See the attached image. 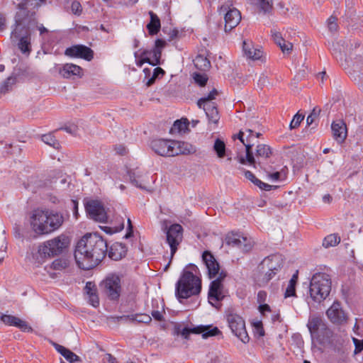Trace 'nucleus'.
Masks as SVG:
<instances>
[{
    "mask_svg": "<svg viewBox=\"0 0 363 363\" xmlns=\"http://www.w3.org/2000/svg\"><path fill=\"white\" fill-rule=\"evenodd\" d=\"M191 333L201 334L203 338L208 337H213L220 333V331L217 327L211 328L210 325H199L190 328Z\"/></svg>",
    "mask_w": 363,
    "mask_h": 363,
    "instance_id": "nucleus-26",
    "label": "nucleus"
},
{
    "mask_svg": "<svg viewBox=\"0 0 363 363\" xmlns=\"http://www.w3.org/2000/svg\"><path fill=\"white\" fill-rule=\"evenodd\" d=\"M326 315L331 323L335 325H342L347 323V315L342 309L340 301H334L326 311Z\"/></svg>",
    "mask_w": 363,
    "mask_h": 363,
    "instance_id": "nucleus-16",
    "label": "nucleus"
},
{
    "mask_svg": "<svg viewBox=\"0 0 363 363\" xmlns=\"http://www.w3.org/2000/svg\"><path fill=\"white\" fill-rule=\"evenodd\" d=\"M149 15L150 16V21L147 25V28L149 33L153 35L160 31L161 27L160 20L153 11H149Z\"/></svg>",
    "mask_w": 363,
    "mask_h": 363,
    "instance_id": "nucleus-29",
    "label": "nucleus"
},
{
    "mask_svg": "<svg viewBox=\"0 0 363 363\" xmlns=\"http://www.w3.org/2000/svg\"><path fill=\"white\" fill-rule=\"evenodd\" d=\"M145 62L150 64V57L147 56V55L144 56V55H142V58L140 60H138L136 64H137V65L138 67H140Z\"/></svg>",
    "mask_w": 363,
    "mask_h": 363,
    "instance_id": "nucleus-61",
    "label": "nucleus"
},
{
    "mask_svg": "<svg viewBox=\"0 0 363 363\" xmlns=\"http://www.w3.org/2000/svg\"><path fill=\"white\" fill-rule=\"evenodd\" d=\"M183 233L184 228L179 223H174L167 229L166 241L170 247L171 258L169 263L164 267V270H167L169 266L174 255L178 250L179 245L182 242Z\"/></svg>",
    "mask_w": 363,
    "mask_h": 363,
    "instance_id": "nucleus-12",
    "label": "nucleus"
},
{
    "mask_svg": "<svg viewBox=\"0 0 363 363\" xmlns=\"http://www.w3.org/2000/svg\"><path fill=\"white\" fill-rule=\"evenodd\" d=\"M213 149L218 158H223L225 156H228L224 141L219 138L215 140Z\"/></svg>",
    "mask_w": 363,
    "mask_h": 363,
    "instance_id": "nucleus-32",
    "label": "nucleus"
},
{
    "mask_svg": "<svg viewBox=\"0 0 363 363\" xmlns=\"http://www.w3.org/2000/svg\"><path fill=\"white\" fill-rule=\"evenodd\" d=\"M118 319H129L132 322L145 324H148L152 321V318L145 313H136L128 315H122L118 317Z\"/></svg>",
    "mask_w": 363,
    "mask_h": 363,
    "instance_id": "nucleus-30",
    "label": "nucleus"
},
{
    "mask_svg": "<svg viewBox=\"0 0 363 363\" xmlns=\"http://www.w3.org/2000/svg\"><path fill=\"white\" fill-rule=\"evenodd\" d=\"M220 9L223 11L228 9L225 15V32L230 31L240 23L241 20L240 13L235 8L230 9L228 5L222 6Z\"/></svg>",
    "mask_w": 363,
    "mask_h": 363,
    "instance_id": "nucleus-18",
    "label": "nucleus"
},
{
    "mask_svg": "<svg viewBox=\"0 0 363 363\" xmlns=\"http://www.w3.org/2000/svg\"><path fill=\"white\" fill-rule=\"evenodd\" d=\"M227 321L233 333L238 337L243 343L250 340V337L245 328L244 319L235 313H230L227 315Z\"/></svg>",
    "mask_w": 363,
    "mask_h": 363,
    "instance_id": "nucleus-13",
    "label": "nucleus"
},
{
    "mask_svg": "<svg viewBox=\"0 0 363 363\" xmlns=\"http://www.w3.org/2000/svg\"><path fill=\"white\" fill-rule=\"evenodd\" d=\"M64 223V216L60 212L37 208L30 216V225L38 235H47L58 230Z\"/></svg>",
    "mask_w": 363,
    "mask_h": 363,
    "instance_id": "nucleus-2",
    "label": "nucleus"
},
{
    "mask_svg": "<svg viewBox=\"0 0 363 363\" xmlns=\"http://www.w3.org/2000/svg\"><path fill=\"white\" fill-rule=\"evenodd\" d=\"M307 327L311 337L318 343L323 344L333 336V331L322 318L318 316L311 317Z\"/></svg>",
    "mask_w": 363,
    "mask_h": 363,
    "instance_id": "nucleus-8",
    "label": "nucleus"
},
{
    "mask_svg": "<svg viewBox=\"0 0 363 363\" xmlns=\"http://www.w3.org/2000/svg\"><path fill=\"white\" fill-rule=\"evenodd\" d=\"M194 82L200 85L201 86H203L208 80V78L206 74L195 73L194 75Z\"/></svg>",
    "mask_w": 363,
    "mask_h": 363,
    "instance_id": "nucleus-47",
    "label": "nucleus"
},
{
    "mask_svg": "<svg viewBox=\"0 0 363 363\" xmlns=\"http://www.w3.org/2000/svg\"><path fill=\"white\" fill-rule=\"evenodd\" d=\"M150 147L156 155L164 157L190 155L197 150L196 146L188 142L164 138L152 140Z\"/></svg>",
    "mask_w": 363,
    "mask_h": 363,
    "instance_id": "nucleus-3",
    "label": "nucleus"
},
{
    "mask_svg": "<svg viewBox=\"0 0 363 363\" xmlns=\"http://www.w3.org/2000/svg\"><path fill=\"white\" fill-rule=\"evenodd\" d=\"M174 330L176 334H180L186 340H188L189 338L190 334H191L190 328L188 327H185L183 329H181L180 325H177L174 328Z\"/></svg>",
    "mask_w": 363,
    "mask_h": 363,
    "instance_id": "nucleus-44",
    "label": "nucleus"
},
{
    "mask_svg": "<svg viewBox=\"0 0 363 363\" xmlns=\"http://www.w3.org/2000/svg\"><path fill=\"white\" fill-rule=\"evenodd\" d=\"M64 357L69 362H79L81 360L80 357L78 355H77L69 350H67L65 355H64Z\"/></svg>",
    "mask_w": 363,
    "mask_h": 363,
    "instance_id": "nucleus-49",
    "label": "nucleus"
},
{
    "mask_svg": "<svg viewBox=\"0 0 363 363\" xmlns=\"http://www.w3.org/2000/svg\"><path fill=\"white\" fill-rule=\"evenodd\" d=\"M202 261L208 269V275L210 279L219 276L220 264L210 251L205 250L203 252Z\"/></svg>",
    "mask_w": 363,
    "mask_h": 363,
    "instance_id": "nucleus-19",
    "label": "nucleus"
},
{
    "mask_svg": "<svg viewBox=\"0 0 363 363\" xmlns=\"http://www.w3.org/2000/svg\"><path fill=\"white\" fill-rule=\"evenodd\" d=\"M52 345L53 347H55V349L60 354H62L63 357L64 355H65V353L67 352V350L68 349L65 348L64 346L62 345H60L56 342H53L52 343Z\"/></svg>",
    "mask_w": 363,
    "mask_h": 363,
    "instance_id": "nucleus-57",
    "label": "nucleus"
},
{
    "mask_svg": "<svg viewBox=\"0 0 363 363\" xmlns=\"http://www.w3.org/2000/svg\"><path fill=\"white\" fill-rule=\"evenodd\" d=\"M242 49L245 55L252 60H259L262 56L263 52L259 48H253L251 42L243 41Z\"/></svg>",
    "mask_w": 363,
    "mask_h": 363,
    "instance_id": "nucleus-28",
    "label": "nucleus"
},
{
    "mask_svg": "<svg viewBox=\"0 0 363 363\" xmlns=\"http://www.w3.org/2000/svg\"><path fill=\"white\" fill-rule=\"evenodd\" d=\"M6 18L5 14L0 13V30H3L6 28Z\"/></svg>",
    "mask_w": 363,
    "mask_h": 363,
    "instance_id": "nucleus-63",
    "label": "nucleus"
},
{
    "mask_svg": "<svg viewBox=\"0 0 363 363\" xmlns=\"http://www.w3.org/2000/svg\"><path fill=\"white\" fill-rule=\"evenodd\" d=\"M195 67L201 71H206L211 67L210 60L203 55H198L194 60Z\"/></svg>",
    "mask_w": 363,
    "mask_h": 363,
    "instance_id": "nucleus-31",
    "label": "nucleus"
},
{
    "mask_svg": "<svg viewBox=\"0 0 363 363\" xmlns=\"http://www.w3.org/2000/svg\"><path fill=\"white\" fill-rule=\"evenodd\" d=\"M13 326L19 328L23 332H33V328L30 327L28 323L25 320L20 319L19 318H16V320L14 322Z\"/></svg>",
    "mask_w": 363,
    "mask_h": 363,
    "instance_id": "nucleus-40",
    "label": "nucleus"
},
{
    "mask_svg": "<svg viewBox=\"0 0 363 363\" xmlns=\"http://www.w3.org/2000/svg\"><path fill=\"white\" fill-rule=\"evenodd\" d=\"M84 290L86 294L94 293V291H97L96 286L94 283L91 281H88L84 287Z\"/></svg>",
    "mask_w": 363,
    "mask_h": 363,
    "instance_id": "nucleus-54",
    "label": "nucleus"
},
{
    "mask_svg": "<svg viewBox=\"0 0 363 363\" xmlns=\"http://www.w3.org/2000/svg\"><path fill=\"white\" fill-rule=\"evenodd\" d=\"M58 130H63L71 135H76L77 133L78 127L74 123H67L64 126L57 129L55 131H57Z\"/></svg>",
    "mask_w": 363,
    "mask_h": 363,
    "instance_id": "nucleus-43",
    "label": "nucleus"
},
{
    "mask_svg": "<svg viewBox=\"0 0 363 363\" xmlns=\"http://www.w3.org/2000/svg\"><path fill=\"white\" fill-rule=\"evenodd\" d=\"M331 130L333 138L338 143L345 142L347 136V130L346 123L342 120L335 121L332 123Z\"/></svg>",
    "mask_w": 363,
    "mask_h": 363,
    "instance_id": "nucleus-23",
    "label": "nucleus"
},
{
    "mask_svg": "<svg viewBox=\"0 0 363 363\" xmlns=\"http://www.w3.org/2000/svg\"><path fill=\"white\" fill-rule=\"evenodd\" d=\"M19 43H18V48L21 50L23 53H29L30 52V39L29 35L27 36H22L21 38H19Z\"/></svg>",
    "mask_w": 363,
    "mask_h": 363,
    "instance_id": "nucleus-39",
    "label": "nucleus"
},
{
    "mask_svg": "<svg viewBox=\"0 0 363 363\" xmlns=\"http://www.w3.org/2000/svg\"><path fill=\"white\" fill-rule=\"evenodd\" d=\"M267 294L265 291H259L257 293V301L259 303H262L266 301Z\"/></svg>",
    "mask_w": 363,
    "mask_h": 363,
    "instance_id": "nucleus-55",
    "label": "nucleus"
},
{
    "mask_svg": "<svg viewBox=\"0 0 363 363\" xmlns=\"http://www.w3.org/2000/svg\"><path fill=\"white\" fill-rule=\"evenodd\" d=\"M261 269H268L269 271L279 272L283 267V260L280 255H272L265 257L259 264Z\"/></svg>",
    "mask_w": 363,
    "mask_h": 363,
    "instance_id": "nucleus-22",
    "label": "nucleus"
},
{
    "mask_svg": "<svg viewBox=\"0 0 363 363\" xmlns=\"http://www.w3.org/2000/svg\"><path fill=\"white\" fill-rule=\"evenodd\" d=\"M115 150L120 155H125L127 152L125 147L123 145H116Z\"/></svg>",
    "mask_w": 363,
    "mask_h": 363,
    "instance_id": "nucleus-60",
    "label": "nucleus"
},
{
    "mask_svg": "<svg viewBox=\"0 0 363 363\" xmlns=\"http://www.w3.org/2000/svg\"><path fill=\"white\" fill-rule=\"evenodd\" d=\"M17 317L11 315L3 314L1 315L0 320L6 325L9 326H13L14 322L16 320Z\"/></svg>",
    "mask_w": 363,
    "mask_h": 363,
    "instance_id": "nucleus-45",
    "label": "nucleus"
},
{
    "mask_svg": "<svg viewBox=\"0 0 363 363\" xmlns=\"http://www.w3.org/2000/svg\"><path fill=\"white\" fill-rule=\"evenodd\" d=\"M152 316L158 321H162L163 320V315L159 311H152Z\"/></svg>",
    "mask_w": 363,
    "mask_h": 363,
    "instance_id": "nucleus-64",
    "label": "nucleus"
},
{
    "mask_svg": "<svg viewBox=\"0 0 363 363\" xmlns=\"http://www.w3.org/2000/svg\"><path fill=\"white\" fill-rule=\"evenodd\" d=\"M252 147L253 144L247 140V144L245 145V156L238 155L235 160L242 164H247L255 169L259 167L267 171L266 166L268 164V160L272 154L271 147L265 144H259L256 147L255 154L254 155Z\"/></svg>",
    "mask_w": 363,
    "mask_h": 363,
    "instance_id": "nucleus-4",
    "label": "nucleus"
},
{
    "mask_svg": "<svg viewBox=\"0 0 363 363\" xmlns=\"http://www.w3.org/2000/svg\"><path fill=\"white\" fill-rule=\"evenodd\" d=\"M42 140L45 144L54 147L55 149H59L60 147V143L57 140H56L55 137L52 135V133L43 135Z\"/></svg>",
    "mask_w": 363,
    "mask_h": 363,
    "instance_id": "nucleus-36",
    "label": "nucleus"
},
{
    "mask_svg": "<svg viewBox=\"0 0 363 363\" xmlns=\"http://www.w3.org/2000/svg\"><path fill=\"white\" fill-rule=\"evenodd\" d=\"M60 74L64 78H70L73 76L81 77L82 76V69L74 64L67 63L60 69Z\"/></svg>",
    "mask_w": 363,
    "mask_h": 363,
    "instance_id": "nucleus-25",
    "label": "nucleus"
},
{
    "mask_svg": "<svg viewBox=\"0 0 363 363\" xmlns=\"http://www.w3.org/2000/svg\"><path fill=\"white\" fill-rule=\"evenodd\" d=\"M340 242V237H337L334 234H330L326 236L323 240V246L325 248H328L330 247L337 245Z\"/></svg>",
    "mask_w": 363,
    "mask_h": 363,
    "instance_id": "nucleus-37",
    "label": "nucleus"
},
{
    "mask_svg": "<svg viewBox=\"0 0 363 363\" xmlns=\"http://www.w3.org/2000/svg\"><path fill=\"white\" fill-rule=\"evenodd\" d=\"M128 225L127 233L124 236V238L126 239L130 238L132 236H133V226L131 221L129 218L128 220Z\"/></svg>",
    "mask_w": 363,
    "mask_h": 363,
    "instance_id": "nucleus-58",
    "label": "nucleus"
},
{
    "mask_svg": "<svg viewBox=\"0 0 363 363\" xmlns=\"http://www.w3.org/2000/svg\"><path fill=\"white\" fill-rule=\"evenodd\" d=\"M69 245V238L62 234L39 245L38 252L34 257L38 264H42L45 259L62 253Z\"/></svg>",
    "mask_w": 363,
    "mask_h": 363,
    "instance_id": "nucleus-6",
    "label": "nucleus"
},
{
    "mask_svg": "<svg viewBox=\"0 0 363 363\" xmlns=\"http://www.w3.org/2000/svg\"><path fill=\"white\" fill-rule=\"evenodd\" d=\"M65 55L69 57L82 58L87 61H91L94 57L93 50L84 45H75L67 48Z\"/></svg>",
    "mask_w": 363,
    "mask_h": 363,
    "instance_id": "nucleus-17",
    "label": "nucleus"
},
{
    "mask_svg": "<svg viewBox=\"0 0 363 363\" xmlns=\"http://www.w3.org/2000/svg\"><path fill=\"white\" fill-rule=\"evenodd\" d=\"M227 275V272L222 269L219 273V276L210 284L208 299L209 303L214 307H217L216 303L222 301L225 297V291L223 281Z\"/></svg>",
    "mask_w": 363,
    "mask_h": 363,
    "instance_id": "nucleus-10",
    "label": "nucleus"
},
{
    "mask_svg": "<svg viewBox=\"0 0 363 363\" xmlns=\"http://www.w3.org/2000/svg\"><path fill=\"white\" fill-rule=\"evenodd\" d=\"M201 291V280L193 272L184 269L175 284V296L179 303L184 299L199 295Z\"/></svg>",
    "mask_w": 363,
    "mask_h": 363,
    "instance_id": "nucleus-5",
    "label": "nucleus"
},
{
    "mask_svg": "<svg viewBox=\"0 0 363 363\" xmlns=\"http://www.w3.org/2000/svg\"><path fill=\"white\" fill-rule=\"evenodd\" d=\"M252 183L255 186H258L260 189L264 190L267 191H271L272 189H275L277 188V186H272V185L268 184L267 183H264L257 178H256L255 180L252 181Z\"/></svg>",
    "mask_w": 363,
    "mask_h": 363,
    "instance_id": "nucleus-42",
    "label": "nucleus"
},
{
    "mask_svg": "<svg viewBox=\"0 0 363 363\" xmlns=\"http://www.w3.org/2000/svg\"><path fill=\"white\" fill-rule=\"evenodd\" d=\"M278 272L276 271H269L267 272L264 274V277L263 278V281L265 283H268L277 273Z\"/></svg>",
    "mask_w": 363,
    "mask_h": 363,
    "instance_id": "nucleus-56",
    "label": "nucleus"
},
{
    "mask_svg": "<svg viewBox=\"0 0 363 363\" xmlns=\"http://www.w3.org/2000/svg\"><path fill=\"white\" fill-rule=\"evenodd\" d=\"M259 311L262 314L264 315L266 312H270L271 308L270 306L267 303H259Z\"/></svg>",
    "mask_w": 363,
    "mask_h": 363,
    "instance_id": "nucleus-59",
    "label": "nucleus"
},
{
    "mask_svg": "<svg viewBox=\"0 0 363 363\" xmlns=\"http://www.w3.org/2000/svg\"><path fill=\"white\" fill-rule=\"evenodd\" d=\"M331 278L329 274L323 272L314 274L311 279L309 294L315 301L320 303L325 300L331 291Z\"/></svg>",
    "mask_w": 363,
    "mask_h": 363,
    "instance_id": "nucleus-7",
    "label": "nucleus"
},
{
    "mask_svg": "<svg viewBox=\"0 0 363 363\" xmlns=\"http://www.w3.org/2000/svg\"><path fill=\"white\" fill-rule=\"evenodd\" d=\"M107 252L111 259L120 260L125 256L127 247L121 242H115L111 246L109 251Z\"/></svg>",
    "mask_w": 363,
    "mask_h": 363,
    "instance_id": "nucleus-24",
    "label": "nucleus"
},
{
    "mask_svg": "<svg viewBox=\"0 0 363 363\" xmlns=\"http://www.w3.org/2000/svg\"><path fill=\"white\" fill-rule=\"evenodd\" d=\"M84 208L91 219L99 223L107 221L108 216L101 201L89 200L84 203Z\"/></svg>",
    "mask_w": 363,
    "mask_h": 363,
    "instance_id": "nucleus-14",
    "label": "nucleus"
},
{
    "mask_svg": "<svg viewBox=\"0 0 363 363\" xmlns=\"http://www.w3.org/2000/svg\"><path fill=\"white\" fill-rule=\"evenodd\" d=\"M71 9H72V11L74 13V14H77V15H80L82 11V5L81 4L77 1H74L71 4Z\"/></svg>",
    "mask_w": 363,
    "mask_h": 363,
    "instance_id": "nucleus-52",
    "label": "nucleus"
},
{
    "mask_svg": "<svg viewBox=\"0 0 363 363\" xmlns=\"http://www.w3.org/2000/svg\"><path fill=\"white\" fill-rule=\"evenodd\" d=\"M18 11L15 16L14 28L11 32L12 39H18L22 36L29 35L28 33V13L24 4H19Z\"/></svg>",
    "mask_w": 363,
    "mask_h": 363,
    "instance_id": "nucleus-11",
    "label": "nucleus"
},
{
    "mask_svg": "<svg viewBox=\"0 0 363 363\" xmlns=\"http://www.w3.org/2000/svg\"><path fill=\"white\" fill-rule=\"evenodd\" d=\"M225 242L227 245L238 247L244 252H249L252 247L251 240L238 233H228L225 238Z\"/></svg>",
    "mask_w": 363,
    "mask_h": 363,
    "instance_id": "nucleus-15",
    "label": "nucleus"
},
{
    "mask_svg": "<svg viewBox=\"0 0 363 363\" xmlns=\"http://www.w3.org/2000/svg\"><path fill=\"white\" fill-rule=\"evenodd\" d=\"M352 50V45L345 40H340L333 43L330 50L337 60H343V54L347 55Z\"/></svg>",
    "mask_w": 363,
    "mask_h": 363,
    "instance_id": "nucleus-21",
    "label": "nucleus"
},
{
    "mask_svg": "<svg viewBox=\"0 0 363 363\" xmlns=\"http://www.w3.org/2000/svg\"><path fill=\"white\" fill-rule=\"evenodd\" d=\"M89 298V303L96 308L99 306V298L97 294V291H94V293H91L87 294Z\"/></svg>",
    "mask_w": 363,
    "mask_h": 363,
    "instance_id": "nucleus-48",
    "label": "nucleus"
},
{
    "mask_svg": "<svg viewBox=\"0 0 363 363\" xmlns=\"http://www.w3.org/2000/svg\"><path fill=\"white\" fill-rule=\"evenodd\" d=\"M216 89H213L207 96L201 98L197 104L199 108H203L205 113H218L216 104L213 101L218 95Z\"/></svg>",
    "mask_w": 363,
    "mask_h": 363,
    "instance_id": "nucleus-20",
    "label": "nucleus"
},
{
    "mask_svg": "<svg viewBox=\"0 0 363 363\" xmlns=\"http://www.w3.org/2000/svg\"><path fill=\"white\" fill-rule=\"evenodd\" d=\"M285 297H291L296 296V286L289 283L285 291Z\"/></svg>",
    "mask_w": 363,
    "mask_h": 363,
    "instance_id": "nucleus-53",
    "label": "nucleus"
},
{
    "mask_svg": "<svg viewBox=\"0 0 363 363\" xmlns=\"http://www.w3.org/2000/svg\"><path fill=\"white\" fill-rule=\"evenodd\" d=\"M244 174H245V178L247 179L250 180L252 183V181L255 180L257 178L255 177V175L252 172H250L249 170H245Z\"/></svg>",
    "mask_w": 363,
    "mask_h": 363,
    "instance_id": "nucleus-62",
    "label": "nucleus"
},
{
    "mask_svg": "<svg viewBox=\"0 0 363 363\" xmlns=\"http://www.w3.org/2000/svg\"><path fill=\"white\" fill-rule=\"evenodd\" d=\"M129 179L130 180V182L138 188H140L141 189H145V187L143 186L140 183H139L138 178L140 177L137 174V172L133 170H129L128 172Z\"/></svg>",
    "mask_w": 363,
    "mask_h": 363,
    "instance_id": "nucleus-41",
    "label": "nucleus"
},
{
    "mask_svg": "<svg viewBox=\"0 0 363 363\" xmlns=\"http://www.w3.org/2000/svg\"><path fill=\"white\" fill-rule=\"evenodd\" d=\"M305 115H294V118L290 123L291 129L296 128L304 120Z\"/></svg>",
    "mask_w": 363,
    "mask_h": 363,
    "instance_id": "nucleus-46",
    "label": "nucleus"
},
{
    "mask_svg": "<svg viewBox=\"0 0 363 363\" xmlns=\"http://www.w3.org/2000/svg\"><path fill=\"white\" fill-rule=\"evenodd\" d=\"M99 287L110 301H117L122 291L121 279L118 275L111 274L100 283Z\"/></svg>",
    "mask_w": 363,
    "mask_h": 363,
    "instance_id": "nucleus-9",
    "label": "nucleus"
},
{
    "mask_svg": "<svg viewBox=\"0 0 363 363\" xmlns=\"http://www.w3.org/2000/svg\"><path fill=\"white\" fill-rule=\"evenodd\" d=\"M258 6L264 14H268L272 13L273 3L272 0H259Z\"/></svg>",
    "mask_w": 363,
    "mask_h": 363,
    "instance_id": "nucleus-38",
    "label": "nucleus"
},
{
    "mask_svg": "<svg viewBox=\"0 0 363 363\" xmlns=\"http://www.w3.org/2000/svg\"><path fill=\"white\" fill-rule=\"evenodd\" d=\"M271 33L273 40L280 48L281 51L284 53H290L293 48L292 43L286 42L279 32L276 30H272Z\"/></svg>",
    "mask_w": 363,
    "mask_h": 363,
    "instance_id": "nucleus-27",
    "label": "nucleus"
},
{
    "mask_svg": "<svg viewBox=\"0 0 363 363\" xmlns=\"http://www.w3.org/2000/svg\"><path fill=\"white\" fill-rule=\"evenodd\" d=\"M69 260L65 258H58L55 259L51 264L50 265L49 268L53 270L57 271H62L63 269H65L69 266Z\"/></svg>",
    "mask_w": 363,
    "mask_h": 363,
    "instance_id": "nucleus-34",
    "label": "nucleus"
},
{
    "mask_svg": "<svg viewBox=\"0 0 363 363\" xmlns=\"http://www.w3.org/2000/svg\"><path fill=\"white\" fill-rule=\"evenodd\" d=\"M151 55L152 56V59L150 58V65H151L152 66L159 65L160 63V60L161 55H162L161 50L159 49H154L152 51L145 50L143 52V55H144V56L147 55L149 57V55Z\"/></svg>",
    "mask_w": 363,
    "mask_h": 363,
    "instance_id": "nucleus-35",
    "label": "nucleus"
},
{
    "mask_svg": "<svg viewBox=\"0 0 363 363\" xmlns=\"http://www.w3.org/2000/svg\"><path fill=\"white\" fill-rule=\"evenodd\" d=\"M107 252L108 244L101 235L86 234L77 242L74 256L80 269L89 270L101 263Z\"/></svg>",
    "mask_w": 363,
    "mask_h": 363,
    "instance_id": "nucleus-1",
    "label": "nucleus"
},
{
    "mask_svg": "<svg viewBox=\"0 0 363 363\" xmlns=\"http://www.w3.org/2000/svg\"><path fill=\"white\" fill-rule=\"evenodd\" d=\"M189 122L187 118H182L180 120H176L173 124V126L170 129V133H182L185 132L188 129Z\"/></svg>",
    "mask_w": 363,
    "mask_h": 363,
    "instance_id": "nucleus-33",
    "label": "nucleus"
},
{
    "mask_svg": "<svg viewBox=\"0 0 363 363\" xmlns=\"http://www.w3.org/2000/svg\"><path fill=\"white\" fill-rule=\"evenodd\" d=\"M337 19L335 17L331 16L328 20V27L330 32L335 33L337 30V23L336 22Z\"/></svg>",
    "mask_w": 363,
    "mask_h": 363,
    "instance_id": "nucleus-50",
    "label": "nucleus"
},
{
    "mask_svg": "<svg viewBox=\"0 0 363 363\" xmlns=\"http://www.w3.org/2000/svg\"><path fill=\"white\" fill-rule=\"evenodd\" d=\"M352 340L355 347L354 352L355 354H359L363 350V340L353 337Z\"/></svg>",
    "mask_w": 363,
    "mask_h": 363,
    "instance_id": "nucleus-51",
    "label": "nucleus"
}]
</instances>
